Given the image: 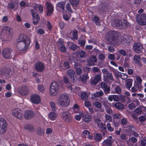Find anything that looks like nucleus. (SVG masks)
<instances>
[{
	"instance_id": "ea45409f",
	"label": "nucleus",
	"mask_w": 146,
	"mask_h": 146,
	"mask_svg": "<svg viewBox=\"0 0 146 146\" xmlns=\"http://www.w3.org/2000/svg\"><path fill=\"white\" fill-rule=\"evenodd\" d=\"M73 110L75 113H78L80 112V107L78 105L76 104L73 106Z\"/></svg>"
},
{
	"instance_id": "cd10ccee",
	"label": "nucleus",
	"mask_w": 146,
	"mask_h": 146,
	"mask_svg": "<svg viewBox=\"0 0 146 146\" xmlns=\"http://www.w3.org/2000/svg\"><path fill=\"white\" fill-rule=\"evenodd\" d=\"M116 75L123 80H125L127 78V75L125 74L121 73L118 71L117 70L115 71Z\"/></svg>"
},
{
	"instance_id": "58836bf2",
	"label": "nucleus",
	"mask_w": 146,
	"mask_h": 146,
	"mask_svg": "<svg viewBox=\"0 0 146 146\" xmlns=\"http://www.w3.org/2000/svg\"><path fill=\"white\" fill-rule=\"evenodd\" d=\"M80 96L83 101H86L88 99V95L86 92H82L80 94Z\"/></svg>"
},
{
	"instance_id": "f257e3e1",
	"label": "nucleus",
	"mask_w": 146,
	"mask_h": 146,
	"mask_svg": "<svg viewBox=\"0 0 146 146\" xmlns=\"http://www.w3.org/2000/svg\"><path fill=\"white\" fill-rule=\"evenodd\" d=\"M16 42L19 46L20 50L25 51L27 50L29 46L31 43L30 40L26 35L23 34H20Z\"/></svg>"
},
{
	"instance_id": "e433bc0d",
	"label": "nucleus",
	"mask_w": 146,
	"mask_h": 146,
	"mask_svg": "<svg viewBox=\"0 0 146 146\" xmlns=\"http://www.w3.org/2000/svg\"><path fill=\"white\" fill-rule=\"evenodd\" d=\"M94 139L97 141H100L102 138L101 135L99 133H96L94 134Z\"/></svg>"
},
{
	"instance_id": "5701e85b",
	"label": "nucleus",
	"mask_w": 146,
	"mask_h": 146,
	"mask_svg": "<svg viewBox=\"0 0 146 146\" xmlns=\"http://www.w3.org/2000/svg\"><path fill=\"white\" fill-rule=\"evenodd\" d=\"M82 136L84 137H88L90 139H94L93 136L90 135V133L87 130H85L83 131L82 134Z\"/></svg>"
},
{
	"instance_id": "49530a36",
	"label": "nucleus",
	"mask_w": 146,
	"mask_h": 146,
	"mask_svg": "<svg viewBox=\"0 0 146 146\" xmlns=\"http://www.w3.org/2000/svg\"><path fill=\"white\" fill-rule=\"evenodd\" d=\"M57 115L54 112H51L48 114L49 119H54L56 117Z\"/></svg>"
},
{
	"instance_id": "8fccbe9b",
	"label": "nucleus",
	"mask_w": 146,
	"mask_h": 146,
	"mask_svg": "<svg viewBox=\"0 0 146 146\" xmlns=\"http://www.w3.org/2000/svg\"><path fill=\"white\" fill-rule=\"evenodd\" d=\"M66 10L69 12L72 13V10L71 8V7L70 4L69 3H68L66 6Z\"/></svg>"
},
{
	"instance_id": "9d476101",
	"label": "nucleus",
	"mask_w": 146,
	"mask_h": 146,
	"mask_svg": "<svg viewBox=\"0 0 146 146\" xmlns=\"http://www.w3.org/2000/svg\"><path fill=\"white\" fill-rule=\"evenodd\" d=\"M34 68L37 72H40L44 70L45 68V66L41 62L38 61L35 63Z\"/></svg>"
},
{
	"instance_id": "603ef678",
	"label": "nucleus",
	"mask_w": 146,
	"mask_h": 146,
	"mask_svg": "<svg viewBox=\"0 0 146 146\" xmlns=\"http://www.w3.org/2000/svg\"><path fill=\"white\" fill-rule=\"evenodd\" d=\"M120 100L119 101L125 103L126 101V98H127V96L123 95H120Z\"/></svg>"
},
{
	"instance_id": "338daca9",
	"label": "nucleus",
	"mask_w": 146,
	"mask_h": 146,
	"mask_svg": "<svg viewBox=\"0 0 146 146\" xmlns=\"http://www.w3.org/2000/svg\"><path fill=\"white\" fill-rule=\"evenodd\" d=\"M140 58V56L138 55H135L134 56L133 60L136 62H139V61L138 60Z\"/></svg>"
},
{
	"instance_id": "4468645a",
	"label": "nucleus",
	"mask_w": 146,
	"mask_h": 146,
	"mask_svg": "<svg viewBox=\"0 0 146 146\" xmlns=\"http://www.w3.org/2000/svg\"><path fill=\"white\" fill-rule=\"evenodd\" d=\"M30 12L31 13L33 17V23L35 25H37L38 23L40 20V17L35 12L34 10L31 9L30 10Z\"/></svg>"
},
{
	"instance_id": "9b49d317",
	"label": "nucleus",
	"mask_w": 146,
	"mask_h": 146,
	"mask_svg": "<svg viewBox=\"0 0 146 146\" xmlns=\"http://www.w3.org/2000/svg\"><path fill=\"white\" fill-rule=\"evenodd\" d=\"M7 125L5 119L0 121V134H3L7 130Z\"/></svg>"
},
{
	"instance_id": "4be33fe9",
	"label": "nucleus",
	"mask_w": 146,
	"mask_h": 146,
	"mask_svg": "<svg viewBox=\"0 0 146 146\" xmlns=\"http://www.w3.org/2000/svg\"><path fill=\"white\" fill-rule=\"evenodd\" d=\"M101 75H96L95 78L91 80V84L93 85H96L98 82L101 80Z\"/></svg>"
},
{
	"instance_id": "c9c22d12",
	"label": "nucleus",
	"mask_w": 146,
	"mask_h": 146,
	"mask_svg": "<svg viewBox=\"0 0 146 146\" xmlns=\"http://www.w3.org/2000/svg\"><path fill=\"white\" fill-rule=\"evenodd\" d=\"M24 128L31 132L35 130L33 126L30 124H27L24 127Z\"/></svg>"
},
{
	"instance_id": "37998d69",
	"label": "nucleus",
	"mask_w": 146,
	"mask_h": 146,
	"mask_svg": "<svg viewBox=\"0 0 146 146\" xmlns=\"http://www.w3.org/2000/svg\"><path fill=\"white\" fill-rule=\"evenodd\" d=\"M104 104L105 106L106 112L108 113H109L110 114L112 113V111L111 108L110 107L108 106L105 104Z\"/></svg>"
},
{
	"instance_id": "b1692460",
	"label": "nucleus",
	"mask_w": 146,
	"mask_h": 146,
	"mask_svg": "<svg viewBox=\"0 0 146 146\" xmlns=\"http://www.w3.org/2000/svg\"><path fill=\"white\" fill-rule=\"evenodd\" d=\"M113 25L117 29H121L122 28V22L119 19H116L114 21Z\"/></svg>"
},
{
	"instance_id": "7c9ffc66",
	"label": "nucleus",
	"mask_w": 146,
	"mask_h": 146,
	"mask_svg": "<svg viewBox=\"0 0 146 146\" xmlns=\"http://www.w3.org/2000/svg\"><path fill=\"white\" fill-rule=\"evenodd\" d=\"M70 3L74 9L77 7L79 4V0H69Z\"/></svg>"
},
{
	"instance_id": "ddd939ff",
	"label": "nucleus",
	"mask_w": 146,
	"mask_h": 146,
	"mask_svg": "<svg viewBox=\"0 0 146 146\" xmlns=\"http://www.w3.org/2000/svg\"><path fill=\"white\" fill-rule=\"evenodd\" d=\"M12 115L17 119H22L23 115L21 112L20 109L14 108L12 110Z\"/></svg>"
},
{
	"instance_id": "bf43d9fd",
	"label": "nucleus",
	"mask_w": 146,
	"mask_h": 146,
	"mask_svg": "<svg viewBox=\"0 0 146 146\" xmlns=\"http://www.w3.org/2000/svg\"><path fill=\"white\" fill-rule=\"evenodd\" d=\"M120 100V95H114V101H119Z\"/></svg>"
},
{
	"instance_id": "2f4dec72",
	"label": "nucleus",
	"mask_w": 146,
	"mask_h": 146,
	"mask_svg": "<svg viewBox=\"0 0 146 146\" xmlns=\"http://www.w3.org/2000/svg\"><path fill=\"white\" fill-rule=\"evenodd\" d=\"M80 64L79 63H76L74 65V67L76 68V73L78 75H80L82 73V70L80 67Z\"/></svg>"
},
{
	"instance_id": "69168bd1",
	"label": "nucleus",
	"mask_w": 146,
	"mask_h": 146,
	"mask_svg": "<svg viewBox=\"0 0 146 146\" xmlns=\"http://www.w3.org/2000/svg\"><path fill=\"white\" fill-rule=\"evenodd\" d=\"M38 10L40 13H42L43 12V8L42 6L40 5L38 6Z\"/></svg>"
},
{
	"instance_id": "0e129e2a",
	"label": "nucleus",
	"mask_w": 146,
	"mask_h": 146,
	"mask_svg": "<svg viewBox=\"0 0 146 146\" xmlns=\"http://www.w3.org/2000/svg\"><path fill=\"white\" fill-rule=\"evenodd\" d=\"M78 32L77 31H74L72 33V36L74 38L77 39L78 38Z\"/></svg>"
},
{
	"instance_id": "79ce46f5",
	"label": "nucleus",
	"mask_w": 146,
	"mask_h": 146,
	"mask_svg": "<svg viewBox=\"0 0 146 146\" xmlns=\"http://www.w3.org/2000/svg\"><path fill=\"white\" fill-rule=\"evenodd\" d=\"M70 114L68 112H64L62 114V117L63 119H69Z\"/></svg>"
},
{
	"instance_id": "c03bdc74",
	"label": "nucleus",
	"mask_w": 146,
	"mask_h": 146,
	"mask_svg": "<svg viewBox=\"0 0 146 146\" xmlns=\"http://www.w3.org/2000/svg\"><path fill=\"white\" fill-rule=\"evenodd\" d=\"M46 28L49 31H51L53 27V26L51 23L48 21L46 24Z\"/></svg>"
},
{
	"instance_id": "c756f323",
	"label": "nucleus",
	"mask_w": 146,
	"mask_h": 146,
	"mask_svg": "<svg viewBox=\"0 0 146 146\" xmlns=\"http://www.w3.org/2000/svg\"><path fill=\"white\" fill-rule=\"evenodd\" d=\"M104 95L103 92L102 90H100L99 92H97L95 93L92 95V98L94 99L96 97H100Z\"/></svg>"
},
{
	"instance_id": "c85d7f7f",
	"label": "nucleus",
	"mask_w": 146,
	"mask_h": 146,
	"mask_svg": "<svg viewBox=\"0 0 146 146\" xmlns=\"http://www.w3.org/2000/svg\"><path fill=\"white\" fill-rule=\"evenodd\" d=\"M65 3L64 2H58L56 5V9L58 10L59 9H61L62 10H64V9Z\"/></svg>"
},
{
	"instance_id": "4c0bfd02",
	"label": "nucleus",
	"mask_w": 146,
	"mask_h": 146,
	"mask_svg": "<svg viewBox=\"0 0 146 146\" xmlns=\"http://www.w3.org/2000/svg\"><path fill=\"white\" fill-rule=\"evenodd\" d=\"M114 106L115 108L119 110H122L124 108L123 105L120 103H116L114 104Z\"/></svg>"
},
{
	"instance_id": "a18cd8bd",
	"label": "nucleus",
	"mask_w": 146,
	"mask_h": 146,
	"mask_svg": "<svg viewBox=\"0 0 146 146\" xmlns=\"http://www.w3.org/2000/svg\"><path fill=\"white\" fill-rule=\"evenodd\" d=\"M37 134L40 135H43L44 133V130L42 129L40 127H38L36 129Z\"/></svg>"
},
{
	"instance_id": "f3484780",
	"label": "nucleus",
	"mask_w": 146,
	"mask_h": 146,
	"mask_svg": "<svg viewBox=\"0 0 146 146\" xmlns=\"http://www.w3.org/2000/svg\"><path fill=\"white\" fill-rule=\"evenodd\" d=\"M134 51L137 53H139L142 51L143 47L142 45L139 42L135 43L133 46Z\"/></svg>"
},
{
	"instance_id": "6e6d98bb",
	"label": "nucleus",
	"mask_w": 146,
	"mask_h": 146,
	"mask_svg": "<svg viewBox=\"0 0 146 146\" xmlns=\"http://www.w3.org/2000/svg\"><path fill=\"white\" fill-rule=\"evenodd\" d=\"M115 93L117 94H119L121 92V89L118 86H117L115 88Z\"/></svg>"
},
{
	"instance_id": "3c124183",
	"label": "nucleus",
	"mask_w": 146,
	"mask_h": 146,
	"mask_svg": "<svg viewBox=\"0 0 146 146\" xmlns=\"http://www.w3.org/2000/svg\"><path fill=\"white\" fill-rule=\"evenodd\" d=\"M63 66L66 69H68L70 68L69 63L67 61H66L64 62Z\"/></svg>"
},
{
	"instance_id": "473e14b6",
	"label": "nucleus",
	"mask_w": 146,
	"mask_h": 146,
	"mask_svg": "<svg viewBox=\"0 0 146 146\" xmlns=\"http://www.w3.org/2000/svg\"><path fill=\"white\" fill-rule=\"evenodd\" d=\"M63 81L66 84L69 83V85L67 86V87L68 89L72 90L73 89V88L72 87V85L69 83V80L67 76H64L63 77Z\"/></svg>"
},
{
	"instance_id": "dca6fc26",
	"label": "nucleus",
	"mask_w": 146,
	"mask_h": 146,
	"mask_svg": "<svg viewBox=\"0 0 146 146\" xmlns=\"http://www.w3.org/2000/svg\"><path fill=\"white\" fill-rule=\"evenodd\" d=\"M18 92L20 95L22 96H25L28 94L29 91L26 86L23 85L21 87L20 89L19 90Z\"/></svg>"
},
{
	"instance_id": "09e8293b",
	"label": "nucleus",
	"mask_w": 146,
	"mask_h": 146,
	"mask_svg": "<svg viewBox=\"0 0 146 146\" xmlns=\"http://www.w3.org/2000/svg\"><path fill=\"white\" fill-rule=\"evenodd\" d=\"M93 105L98 108H100L102 107L101 104L99 102H95L94 104Z\"/></svg>"
},
{
	"instance_id": "aec40b11",
	"label": "nucleus",
	"mask_w": 146,
	"mask_h": 146,
	"mask_svg": "<svg viewBox=\"0 0 146 146\" xmlns=\"http://www.w3.org/2000/svg\"><path fill=\"white\" fill-rule=\"evenodd\" d=\"M138 21L139 24L141 25H146V15L145 14L142 15Z\"/></svg>"
},
{
	"instance_id": "774afa93",
	"label": "nucleus",
	"mask_w": 146,
	"mask_h": 146,
	"mask_svg": "<svg viewBox=\"0 0 146 146\" xmlns=\"http://www.w3.org/2000/svg\"><path fill=\"white\" fill-rule=\"evenodd\" d=\"M107 127L108 129V130L110 131H113V129L111 126L110 124L108 123L107 124Z\"/></svg>"
},
{
	"instance_id": "20e7f679",
	"label": "nucleus",
	"mask_w": 146,
	"mask_h": 146,
	"mask_svg": "<svg viewBox=\"0 0 146 146\" xmlns=\"http://www.w3.org/2000/svg\"><path fill=\"white\" fill-rule=\"evenodd\" d=\"M58 101V104L62 107H66L69 105L68 97L64 95H61Z\"/></svg>"
},
{
	"instance_id": "864d4df0",
	"label": "nucleus",
	"mask_w": 146,
	"mask_h": 146,
	"mask_svg": "<svg viewBox=\"0 0 146 146\" xmlns=\"http://www.w3.org/2000/svg\"><path fill=\"white\" fill-rule=\"evenodd\" d=\"M121 123L122 125H125V126L124 127V128H126L128 126V125L127 124V121L126 119H122Z\"/></svg>"
},
{
	"instance_id": "bb28decb",
	"label": "nucleus",
	"mask_w": 146,
	"mask_h": 146,
	"mask_svg": "<svg viewBox=\"0 0 146 146\" xmlns=\"http://www.w3.org/2000/svg\"><path fill=\"white\" fill-rule=\"evenodd\" d=\"M97 59L95 56L92 55L90 58V59L88 60V63L90 66H93L95 63L97 61Z\"/></svg>"
},
{
	"instance_id": "1a4fd4ad",
	"label": "nucleus",
	"mask_w": 146,
	"mask_h": 146,
	"mask_svg": "<svg viewBox=\"0 0 146 146\" xmlns=\"http://www.w3.org/2000/svg\"><path fill=\"white\" fill-rule=\"evenodd\" d=\"M46 15L48 16H50L52 14L54 11V7L48 1H47L46 3Z\"/></svg>"
},
{
	"instance_id": "423d86ee",
	"label": "nucleus",
	"mask_w": 146,
	"mask_h": 146,
	"mask_svg": "<svg viewBox=\"0 0 146 146\" xmlns=\"http://www.w3.org/2000/svg\"><path fill=\"white\" fill-rule=\"evenodd\" d=\"M11 29L9 27L5 26L2 29L1 33V36L4 38H8L11 35Z\"/></svg>"
},
{
	"instance_id": "052dcab7",
	"label": "nucleus",
	"mask_w": 146,
	"mask_h": 146,
	"mask_svg": "<svg viewBox=\"0 0 146 146\" xmlns=\"http://www.w3.org/2000/svg\"><path fill=\"white\" fill-rule=\"evenodd\" d=\"M105 56L102 53H100L99 54L98 56V59L99 60H102L105 59Z\"/></svg>"
},
{
	"instance_id": "2eb2a0df",
	"label": "nucleus",
	"mask_w": 146,
	"mask_h": 146,
	"mask_svg": "<svg viewBox=\"0 0 146 146\" xmlns=\"http://www.w3.org/2000/svg\"><path fill=\"white\" fill-rule=\"evenodd\" d=\"M67 75L74 82L77 79L75 75V73L74 71L71 69L68 70L67 72Z\"/></svg>"
},
{
	"instance_id": "412c9836",
	"label": "nucleus",
	"mask_w": 146,
	"mask_h": 146,
	"mask_svg": "<svg viewBox=\"0 0 146 146\" xmlns=\"http://www.w3.org/2000/svg\"><path fill=\"white\" fill-rule=\"evenodd\" d=\"M34 115V113L33 111L31 110L26 111L24 113V116L25 119H29L33 117Z\"/></svg>"
},
{
	"instance_id": "6ab92c4d",
	"label": "nucleus",
	"mask_w": 146,
	"mask_h": 146,
	"mask_svg": "<svg viewBox=\"0 0 146 146\" xmlns=\"http://www.w3.org/2000/svg\"><path fill=\"white\" fill-rule=\"evenodd\" d=\"M95 121L98 127L101 129L103 130H106V128L104 123H103L100 119H96Z\"/></svg>"
},
{
	"instance_id": "a211bd4d",
	"label": "nucleus",
	"mask_w": 146,
	"mask_h": 146,
	"mask_svg": "<svg viewBox=\"0 0 146 146\" xmlns=\"http://www.w3.org/2000/svg\"><path fill=\"white\" fill-rule=\"evenodd\" d=\"M113 142L111 136H110L106 139L104 140L103 142V144L104 146H111Z\"/></svg>"
},
{
	"instance_id": "a19ab883",
	"label": "nucleus",
	"mask_w": 146,
	"mask_h": 146,
	"mask_svg": "<svg viewBox=\"0 0 146 146\" xmlns=\"http://www.w3.org/2000/svg\"><path fill=\"white\" fill-rule=\"evenodd\" d=\"M80 78V79L84 82L88 79L89 77L87 74H84L81 75Z\"/></svg>"
},
{
	"instance_id": "39448f33",
	"label": "nucleus",
	"mask_w": 146,
	"mask_h": 146,
	"mask_svg": "<svg viewBox=\"0 0 146 146\" xmlns=\"http://www.w3.org/2000/svg\"><path fill=\"white\" fill-rule=\"evenodd\" d=\"M59 86L58 83L55 81L52 82L50 85V94L51 95L56 96L58 92Z\"/></svg>"
},
{
	"instance_id": "f8f14e48",
	"label": "nucleus",
	"mask_w": 146,
	"mask_h": 146,
	"mask_svg": "<svg viewBox=\"0 0 146 146\" xmlns=\"http://www.w3.org/2000/svg\"><path fill=\"white\" fill-rule=\"evenodd\" d=\"M31 102L35 104H39L41 102V98L37 94L32 95L30 97Z\"/></svg>"
},
{
	"instance_id": "680f3d73",
	"label": "nucleus",
	"mask_w": 146,
	"mask_h": 146,
	"mask_svg": "<svg viewBox=\"0 0 146 146\" xmlns=\"http://www.w3.org/2000/svg\"><path fill=\"white\" fill-rule=\"evenodd\" d=\"M134 86L137 89L138 88L139 90L140 88L142 87L141 84H138L137 82L135 83L134 82Z\"/></svg>"
},
{
	"instance_id": "e2e57ef3",
	"label": "nucleus",
	"mask_w": 146,
	"mask_h": 146,
	"mask_svg": "<svg viewBox=\"0 0 146 146\" xmlns=\"http://www.w3.org/2000/svg\"><path fill=\"white\" fill-rule=\"evenodd\" d=\"M78 46L76 44H73L70 47V49L72 50H74L78 48Z\"/></svg>"
},
{
	"instance_id": "5fc2aeb1",
	"label": "nucleus",
	"mask_w": 146,
	"mask_h": 146,
	"mask_svg": "<svg viewBox=\"0 0 146 146\" xmlns=\"http://www.w3.org/2000/svg\"><path fill=\"white\" fill-rule=\"evenodd\" d=\"M38 90L41 93H43L44 91V88L43 85H39L38 86Z\"/></svg>"
},
{
	"instance_id": "a878e982",
	"label": "nucleus",
	"mask_w": 146,
	"mask_h": 146,
	"mask_svg": "<svg viewBox=\"0 0 146 146\" xmlns=\"http://www.w3.org/2000/svg\"><path fill=\"white\" fill-rule=\"evenodd\" d=\"M139 101L136 99L135 100L133 101L131 104H130L128 106V108L129 109L132 110L134 109L137 106L139 105Z\"/></svg>"
},
{
	"instance_id": "72a5a7b5",
	"label": "nucleus",
	"mask_w": 146,
	"mask_h": 146,
	"mask_svg": "<svg viewBox=\"0 0 146 146\" xmlns=\"http://www.w3.org/2000/svg\"><path fill=\"white\" fill-rule=\"evenodd\" d=\"M126 87L128 90H130L131 87L133 82V80L131 79H127L126 80Z\"/></svg>"
},
{
	"instance_id": "0eeeda50",
	"label": "nucleus",
	"mask_w": 146,
	"mask_h": 146,
	"mask_svg": "<svg viewBox=\"0 0 146 146\" xmlns=\"http://www.w3.org/2000/svg\"><path fill=\"white\" fill-rule=\"evenodd\" d=\"M146 110V107L143 106H140L138 108L134 110V113H133L132 116L133 117V119H138V117L135 116H138L139 115L143 114V111Z\"/></svg>"
},
{
	"instance_id": "4d7b16f0",
	"label": "nucleus",
	"mask_w": 146,
	"mask_h": 146,
	"mask_svg": "<svg viewBox=\"0 0 146 146\" xmlns=\"http://www.w3.org/2000/svg\"><path fill=\"white\" fill-rule=\"evenodd\" d=\"M50 105L52 111H55L56 109L55 104L53 102H51L50 103Z\"/></svg>"
},
{
	"instance_id": "6e6552de",
	"label": "nucleus",
	"mask_w": 146,
	"mask_h": 146,
	"mask_svg": "<svg viewBox=\"0 0 146 146\" xmlns=\"http://www.w3.org/2000/svg\"><path fill=\"white\" fill-rule=\"evenodd\" d=\"M13 51L9 48H5L2 51V55L5 59L11 58L12 55Z\"/></svg>"
},
{
	"instance_id": "f03ea898",
	"label": "nucleus",
	"mask_w": 146,
	"mask_h": 146,
	"mask_svg": "<svg viewBox=\"0 0 146 146\" xmlns=\"http://www.w3.org/2000/svg\"><path fill=\"white\" fill-rule=\"evenodd\" d=\"M120 34L117 31L111 30L108 32L106 34V40L109 42L115 43L119 40Z\"/></svg>"
},
{
	"instance_id": "7ed1b4c3",
	"label": "nucleus",
	"mask_w": 146,
	"mask_h": 146,
	"mask_svg": "<svg viewBox=\"0 0 146 146\" xmlns=\"http://www.w3.org/2000/svg\"><path fill=\"white\" fill-rule=\"evenodd\" d=\"M102 72L104 74V81L107 83H111L113 80V77L111 73L106 68L102 69Z\"/></svg>"
},
{
	"instance_id": "393cba45",
	"label": "nucleus",
	"mask_w": 146,
	"mask_h": 146,
	"mask_svg": "<svg viewBox=\"0 0 146 146\" xmlns=\"http://www.w3.org/2000/svg\"><path fill=\"white\" fill-rule=\"evenodd\" d=\"M76 54L77 57L81 58H84L86 57V52L83 50H79L77 51L76 53Z\"/></svg>"
},
{
	"instance_id": "f704fd0d",
	"label": "nucleus",
	"mask_w": 146,
	"mask_h": 146,
	"mask_svg": "<svg viewBox=\"0 0 146 146\" xmlns=\"http://www.w3.org/2000/svg\"><path fill=\"white\" fill-rule=\"evenodd\" d=\"M100 18L97 16H94L93 17L92 20L95 23L97 26H100L101 25L100 21L99 20Z\"/></svg>"
},
{
	"instance_id": "13d9d810",
	"label": "nucleus",
	"mask_w": 146,
	"mask_h": 146,
	"mask_svg": "<svg viewBox=\"0 0 146 146\" xmlns=\"http://www.w3.org/2000/svg\"><path fill=\"white\" fill-rule=\"evenodd\" d=\"M86 41L84 40H79L78 43L81 46H84L85 44Z\"/></svg>"
},
{
	"instance_id": "de8ad7c7",
	"label": "nucleus",
	"mask_w": 146,
	"mask_h": 146,
	"mask_svg": "<svg viewBox=\"0 0 146 146\" xmlns=\"http://www.w3.org/2000/svg\"><path fill=\"white\" fill-rule=\"evenodd\" d=\"M104 93L106 95L109 94L110 93V87L108 86L106 87L103 89Z\"/></svg>"
}]
</instances>
